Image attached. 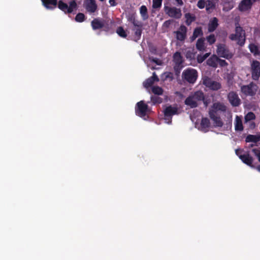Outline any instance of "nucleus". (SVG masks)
I'll list each match as a JSON object with an SVG mask.
<instances>
[{
  "label": "nucleus",
  "mask_w": 260,
  "mask_h": 260,
  "mask_svg": "<svg viewBox=\"0 0 260 260\" xmlns=\"http://www.w3.org/2000/svg\"><path fill=\"white\" fill-rule=\"evenodd\" d=\"M226 110V106L223 103L219 102L214 103L209 109V116L213 122L215 127H221L223 125L221 115L224 114Z\"/></svg>",
  "instance_id": "obj_1"
},
{
  "label": "nucleus",
  "mask_w": 260,
  "mask_h": 260,
  "mask_svg": "<svg viewBox=\"0 0 260 260\" xmlns=\"http://www.w3.org/2000/svg\"><path fill=\"white\" fill-rule=\"evenodd\" d=\"M205 99L204 93L203 91L198 90L190 94L185 100L184 104L194 108L198 107V102L204 101Z\"/></svg>",
  "instance_id": "obj_2"
},
{
  "label": "nucleus",
  "mask_w": 260,
  "mask_h": 260,
  "mask_svg": "<svg viewBox=\"0 0 260 260\" xmlns=\"http://www.w3.org/2000/svg\"><path fill=\"white\" fill-rule=\"evenodd\" d=\"M229 38L233 41H236L237 44L242 46L245 42V31L242 27L236 26L235 28V34H231Z\"/></svg>",
  "instance_id": "obj_3"
},
{
  "label": "nucleus",
  "mask_w": 260,
  "mask_h": 260,
  "mask_svg": "<svg viewBox=\"0 0 260 260\" xmlns=\"http://www.w3.org/2000/svg\"><path fill=\"white\" fill-rule=\"evenodd\" d=\"M182 77L189 83H194L198 78V72L193 69H187L182 73Z\"/></svg>",
  "instance_id": "obj_4"
},
{
  "label": "nucleus",
  "mask_w": 260,
  "mask_h": 260,
  "mask_svg": "<svg viewBox=\"0 0 260 260\" xmlns=\"http://www.w3.org/2000/svg\"><path fill=\"white\" fill-rule=\"evenodd\" d=\"M57 6L60 10L65 13L69 14L72 13L74 10L76 9L77 7V3L75 0L70 2L69 3V6L62 1H59L57 3Z\"/></svg>",
  "instance_id": "obj_5"
},
{
  "label": "nucleus",
  "mask_w": 260,
  "mask_h": 260,
  "mask_svg": "<svg viewBox=\"0 0 260 260\" xmlns=\"http://www.w3.org/2000/svg\"><path fill=\"white\" fill-rule=\"evenodd\" d=\"M148 111V106L143 101H141L136 104L135 107V113L136 115L143 118L146 116Z\"/></svg>",
  "instance_id": "obj_6"
},
{
  "label": "nucleus",
  "mask_w": 260,
  "mask_h": 260,
  "mask_svg": "<svg viewBox=\"0 0 260 260\" xmlns=\"http://www.w3.org/2000/svg\"><path fill=\"white\" fill-rule=\"evenodd\" d=\"M203 83L206 87L212 90H217L221 88V84L208 77L203 78Z\"/></svg>",
  "instance_id": "obj_7"
},
{
  "label": "nucleus",
  "mask_w": 260,
  "mask_h": 260,
  "mask_svg": "<svg viewBox=\"0 0 260 260\" xmlns=\"http://www.w3.org/2000/svg\"><path fill=\"white\" fill-rule=\"evenodd\" d=\"M177 113L178 108L176 107L169 106L164 110V119L168 123L170 124L172 122V116Z\"/></svg>",
  "instance_id": "obj_8"
},
{
  "label": "nucleus",
  "mask_w": 260,
  "mask_h": 260,
  "mask_svg": "<svg viewBox=\"0 0 260 260\" xmlns=\"http://www.w3.org/2000/svg\"><path fill=\"white\" fill-rule=\"evenodd\" d=\"M251 78L253 80L257 81L260 77V62L257 60H253L251 64Z\"/></svg>",
  "instance_id": "obj_9"
},
{
  "label": "nucleus",
  "mask_w": 260,
  "mask_h": 260,
  "mask_svg": "<svg viewBox=\"0 0 260 260\" xmlns=\"http://www.w3.org/2000/svg\"><path fill=\"white\" fill-rule=\"evenodd\" d=\"M166 13L171 17L175 19H180L182 16L181 9L176 7H168L165 8Z\"/></svg>",
  "instance_id": "obj_10"
},
{
  "label": "nucleus",
  "mask_w": 260,
  "mask_h": 260,
  "mask_svg": "<svg viewBox=\"0 0 260 260\" xmlns=\"http://www.w3.org/2000/svg\"><path fill=\"white\" fill-rule=\"evenodd\" d=\"M256 86V85L251 82L248 85L242 86L241 90L246 96H253L255 94L256 91V89L255 88Z\"/></svg>",
  "instance_id": "obj_11"
},
{
  "label": "nucleus",
  "mask_w": 260,
  "mask_h": 260,
  "mask_svg": "<svg viewBox=\"0 0 260 260\" xmlns=\"http://www.w3.org/2000/svg\"><path fill=\"white\" fill-rule=\"evenodd\" d=\"M173 61L175 63L174 66V70L176 72H179L183 68V59L180 53L176 52L173 55Z\"/></svg>",
  "instance_id": "obj_12"
},
{
  "label": "nucleus",
  "mask_w": 260,
  "mask_h": 260,
  "mask_svg": "<svg viewBox=\"0 0 260 260\" xmlns=\"http://www.w3.org/2000/svg\"><path fill=\"white\" fill-rule=\"evenodd\" d=\"M187 28L184 25H181L177 30L174 31L176 38L180 41H184L187 37Z\"/></svg>",
  "instance_id": "obj_13"
},
{
  "label": "nucleus",
  "mask_w": 260,
  "mask_h": 260,
  "mask_svg": "<svg viewBox=\"0 0 260 260\" xmlns=\"http://www.w3.org/2000/svg\"><path fill=\"white\" fill-rule=\"evenodd\" d=\"M229 102L233 107H238L241 104V100L236 92L231 91L228 95Z\"/></svg>",
  "instance_id": "obj_14"
},
{
  "label": "nucleus",
  "mask_w": 260,
  "mask_h": 260,
  "mask_svg": "<svg viewBox=\"0 0 260 260\" xmlns=\"http://www.w3.org/2000/svg\"><path fill=\"white\" fill-rule=\"evenodd\" d=\"M84 7L86 11L90 13H94L98 9L95 0H84Z\"/></svg>",
  "instance_id": "obj_15"
},
{
  "label": "nucleus",
  "mask_w": 260,
  "mask_h": 260,
  "mask_svg": "<svg viewBox=\"0 0 260 260\" xmlns=\"http://www.w3.org/2000/svg\"><path fill=\"white\" fill-rule=\"evenodd\" d=\"M253 3L252 0H242L239 4L238 10L240 12L249 11L252 8Z\"/></svg>",
  "instance_id": "obj_16"
},
{
  "label": "nucleus",
  "mask_w": 260,
  "mask_h": 260,
  "mask_svg": "<svg viewBox=\"0 0 260 260\" xmlns=\"http://www.w3.org/2000/svg\"><path fill=\"white\" fill-rule=\"evenodd\" d=\"M159 81V78L154 72L152 74V76L150 78L147 79L143 83V85L145 88H149L151 87L155 82H158Z\"/></svg>",
  "instance_id": "obj_17"
},
{
  "label": "nucleus",
  "mask_w": 260,
  "mask_h": 260,
  "mask_svg": "<svg viewBox=\"0 0 260 260\" xmlns=\"http://www.w3.org/2000/svg\"><path fill=\"white\" fill-rule=\"evenodd\" d=\"M239 158L242 162L251 168H254L252 165L253 158L248 153L239 155Z\"/></svg>",
  "instance_id": "obj_18"
},
{
  "label": "nucleus",
  "mask_w": 260,
  "mask_h": 260,
  "mask_svg": "<svg viewBox=\"0 0 260 260\" xmlns=\"http://www.w3.org/2000/svg\"><path fill=\"white\" fill-rule=\"evenodd\" d=\"M43 5L47 9H53L56 7L57 0H41Z\"/></svg>",
  "instance_id": "obj_19"
},
{
  "label": "nucleus",
  "mask_w": 260,
  "mask_h": 260,
  "mask_svg": "<svg viewBox=\"0 0 260 260\" xmlns=\"http://www.w3.org/2000/svg\"><path fill=\"white\" fill-rule=\"evenodd\" d=\"M91 25L93 30H97L102 28L104 26L103 20L99 18H94L91 22Z\"/></svg>",
  "instance_id": "obj_20"
},
{
  "label": "nucleus",
  "mask_w": 260,
  "mask_h": 260,
  "mask_svg": "<svg viewBox=\"0 0 260 260\" xmlns=\"http://www.w3.org/2000/svg\"><path fill=\"white\" fill-rule=\"evenodd\" d=\"M210 121L209 119L207 117L202 118L201 123L200 126L201 128L202 131L204 132H207L208 131V128L210 126Z\"/></svg>",
  "instance_id": "obj_21"
},
{
  "label": "nucleus",
  "mask_w": 260,
  "mask_h": 260,
  "mask_svg": "<svg viewBox=\"0 0 260 260\" xmlns=\"http://www.w3.org/2000/svg\"><path fill=\"white\" fill-rule=\"evenodd\" d=\"M217 55L221 57L226 59H230L233 57V53L230 52V50H216Z\"/></svg>",
  "instance_id": "obj_22"
},
{
  "label": "nucleus",
  "mask_w": 260,
  "mask_h": 260,
  "mask_svg": "<svg viewBox=\"0 0 260 260\" xmlns=\"http://www.w3.org/2000/svg\"><path fill=\"white\" fill-rule=\"evenodd\" d=\"M218 19L216 17H213L208 24V29L209 32H213L218 25Z\"/></svg>",
  "instance_id": "obj_23"
},
{
  "label": "nucleus",
  "mask_w": 260,
  "mask_h": 260,
  "mask_svg": "<svg viewBox=\"0 0 260 260\" xmlns=\"http://www.w3.org/2000/svg\"><path fill=\"white\" fill-rule=\"evenodd\" d=\"M103 21L104 23V26L102 28L103 30L111 34L114 33V30L112 28V25L114 24V21L112 20L106 21L104 20H103Z\"/></svg>",
  "instance_id": "obj_24"
},
{
  "label": "nucleus",
  "mask_w": 260,
  "mask_h": 260,
  "mask_svg": "<svg viewBox=\"0 0 260 260\" xmlns=\"http://www.w3.org/2000/svg\"><path fill=\"white\" fill-rule=\"evenodd\" d=\"M207 64L210 67L216 68L218 64V57L213 55L207 60Z\"/></svg>",
  "instance_id": "obj_25"
},
{
  "label": "nucleus",
  "mask_w": 260,
  "mask_h": 260,
  "mask_svg": "<svg viewBox=\"0 0 260 260\" xmlns=\"http://www.w3.org/2000/svg\"><path fill=\"white\" fill-rule=\"evenodd\" d=\"M235 129L236 131H242L243 130L242 119L238 116H236L235 118Z\"/></svg>",
  "instance_id": "obj_26"
},
{
  "label": "nucleus",
  "mask_w": 260,
  "mask_h": 260,
  "mask_svg": "<svg viewBox=\"0 0 260 260\" xmlns=\"http://www.w3.org/2000/svg\"><path fill=\"white\" fill-rule=\"evenodd\" d=\"M185 18V24L187 26H189L193 22L196 20V16L194 14H191L190 13H186L184 15Z\"/></svg>",
  "instance_id": "obj_27"
},
{
  "label": "nucleus",
  "mask_w": 260,
  "mask_h": 260,
  "mask_svg": "<svg viewBox=\"0 0 260 260\" xmlns=\"http://www.w3.org/2000/svg\"><path fill=\"white\" fill-rule=\"evenodd\" d=\"M246 142L257 143L260 141V136L257 135H248L245 139Z\"/></svg>",
  "instance_id": "obj_28"
},
{
  "label": "nucleus",
  "mask_w": 260,
  "mask_h": 260,
  "mask_svg": "<svg viewBox=\"0 0 260 260\" xmlns=\"http://www.w3.org/2000/svg\"><path fill=\"white\" fill-rule=\"evenodd\" d=\"M140 13L144 20L147 19L149 17L147 7L143 5L140 8Z\"/></svg>",
  "instance_id": "obj_29"
},
{
  "label": "nucleus",
  "mask_w": 260,
  "mask_h": 260,
  "mask_svg": "<svg viewBox=\"0 0 260 260\" xmlns=\"http://www.w3.org/2000/svg\"><path fill=\"white\" fill-rule=\"evenodd\" d=\"M203 35V31L201 27H196L193 32V35L191 37V40L196 39L199 36Z\"/></svg>",
  "instance_id": "obj_30"
},
{
  "label": "nucleus",
  "mask_w": 260,
  "mask_h": 260,
  "mask_svg": "<svg viewBox=\"0 0 260 260\" xmlns=\"http://www.w3.org/2000/svg\"><path fill=\"white\" fill-rule=\"evenodd\" d=\"M116 32L119 37L123 38H125L127 36L126 31L122 26L118 27L116 30Z\"/></svg>",
  "instance_id": "obj_31"
},
{
  "label": "nucleus",
  "mask_w": 260,
  "mask_h": 260,
  "mask_svg": "<svg viewBox=\"0 0 260 260\" xmlns=\"http://www.w3.org/2000/svg\"><path fill=\"white\" fill-rule=\"evenodd\" d=\"M152 91L154 94L158 95H161L163 93V90L162 88L158 86H154L152 87Z\"/></svg>",
  "instance_id": "obj_32"
},
{
  "label": "nucleus",
  "mask_w": 260,
  "mask_h": 260,
  "mask_svg": "<svg viewBox=\"0 0 260 260\" xmlns=\"http://www.w3.org/2000/svg\"><path fill=\"white\" fill-rule=\"evenodd\" d=\"M133 30L135 31V36L136 40H139L141 38L142 32V27H139L133 29Z\"/></svg>",
  "instance_id": "obj_33"
},
{
  "label": "nucleus",
  "mask_w": 260,
  "mask_h": 260,
  "mask_svg": "<svg viewBox=\"0 0 260 260\" xmlns=\"http://www.w3.org/2000/svg\"><path fill=\"white\" fill-rule=\"evenodd\" d=\"M85 16L83 13H79L75 17V20L78 22H82L85 20Z\"/></svg>",
  "instance_id": "obj_34"
},
{
  "label": "nucleus",
  "mask_w": 260,
  "mask_h": 260,
  "mask_svg": "<svg viewBox=\"0 0 260 260\" xmlns=\"http://www.w3.org/2000/svg\"><path fill=\"white\" fill-rule=\"evenodd\" d=\"M255 118V114L252 112H248L245 116V120L246 122L253 120Z\"/></svg>",
  "instance_id": "obj_35"
},
{
  "label": "nucleus",
  "mask_w": 260,
  "mask_h": 260,
  "mask_svg": "<svg viewBox=\"0 0 260 260\" xmlns=\"http://www.w3.org/2000/svg\"><path fill=\"white\" fill-rule=\"evenodd\" d=\"M204 38L199 39L196 43L197 49H204Z\"/></svg>",
  "instance_id": "obj_36"
},
{
  "label": "nucleus",
  "mask_w": 260,
  "mask_h": 260,
  "mask_svg": "<svg viewBox=\"0 0 260 260\" xmlns=\"http://www.w3.org/2000/svg\"><path fill=\"white\" fill-rule=\"evenodd\" d=\"M150 99L153 105L156 104H160L162 102V99L157 96L152 95Z\"/></svg>",
  "instance_id": "obj_37"
},
{
  "label": "nucleus",
  "mask_w": 260,
  "mask_h": 260,
  "mask_svg": "<svg viewBox=\"0 0 260 260\" xmlns=\"http://www.w3.org/2000/svg\"><path fill=\"white\" fill-rule=\"evenodd\" d=\"M162 0H153L152 7L158 9L161 7Z\"/></svg>",
  "instance_id": "obj_38"
},
{
  "label": "nucleus",
  "mask_w": 260,
  "mask_h": 260,
  "mask_svg": "<svg viewBox=\"0 0 260 260\" xmlns=\"http://www.w3.org/2000/svg\"><path fill=\"white\" fill-rule=\"evenodd\" d=\"M131 21L135 26L137 27V28L142 27V23L141 22L136 20L135 18H131Z\"/></svg>",
  "instance_id": "obj_39"
},
{
  "label": "nucleus",
  "mask_w": 260,
  "mask_h": 260,
  "mask_svg": "<svg viewBox=\"0 0 260 260\" xmlns=\"http://www.w3.org/2000/svg\"><path fill=\"white\" fill-rule=\"evenodd\" d=\"M207 40L210 44L215 43L216 39L214 35H210L207 38Z\"/></svg>",
  "instance_id": "obj_40"
},
{
  "label": "nucleus",
  "mask_w": 260,
  "mask_h": 260,
  "mask_svg": "<svg viewBox=\"0 0 260 260\" xmlns=\"http://www.w3.org/2000/svg\"><path fill=\"white\" fill-rule=\"evenodd\" d=\"M151 61L155 63L157 65H161L162 64V61L158 58L151 57L149 58Z\"/></svg>",
  "instance_id": "obj_41"
},
{
  "label": "nucleus",
  "mask_w": 260,
  "mask_h": 260,
  "mask_svg": "<svg viewBox=\"0 0 260 260\" xmlns=\"http://www.w3.org/2000/svg\"><path fill=\"white\" fill-rule=\"evenodd\" d=\"M197 6L200 9H203L205 6V2L204 0H199L197 3Z\"/></svg>",
  "instance_id": "obj_42"
},
{
  "label": "nucleus",
  "mask_w": 260,
  "mask_h": 260,
  "mask_svg": "<svg viewBox=\"0 0 260 260\" xmlns=\"http://www.w3.org/2000/svg\"><path fill=\"white\" fill-rule=\"evenodd\" d=\"M187 58H189L190 59H194L195 58V53H192L190 52V50H189L187 53L186 55Z\"/></svg>",
  "instance_id": "obj_43"
},
{
  "label": "nucleus",
  "mask_w": 260,
  "mask_h": 260,
  "mask_svg": "<svg viewBox=\"0 0 260 260\" xmlns=\"http://www.w3.org/2000/svg\"><path fill=\"white\" fill-rule=\"evenodd\" d=\"M218 64H219L220 67H225L228 65L227 62L225 60L221 59L218 57Z\"/></svg>",
  "instance_id": "obj_44"
},
{
  "label": "nucleus",
  "mask_w": 260,
  "mask_h": 260,
  "mask_svg": "<svg viewBox=\"0 0 260 260\" xmlns=\"http://www.w3.org/2000/svg\"><path fill=\"white\" fill-rule=\"evenodd\" d=\"M165 79H169L170 80L173 79V74L171 72H167L164 74Z\"/></svg>",
  "instance_id": "obj_45"
},
{
  "label": "nucleus",
  "mask_w": 260,
  "mask_h": 260,
  "mask_svg": "<svg viewBox=\"0 0 260 260\" xmlns=\"http://www.w3.org/2000/svg\"><path fill=\"white\" fill-rule=\"evenodd\" d=\"M197 60L199 63H201L205 60V57L201 55H198L197 56Z\"/></svg>",
  "instance_id": "obj_46"
},
{
  "label": "nucleus",
  "mask_w": 260,
  "mask_h": 260,
  "mask_svg": "<svg viewBox=\"0 0 260 260\" xmlns=\"http://www.w3.org/2000/svg\"><path fill=\"white\" fill-rule=\"evenodd\" d=\"M252 152L258 157V155L260 154V151L256 148L252 150Z\"/></svg>",
  "instance_id": "obj_47"
},
{
  "label": "nucleus",
  "mask_w": 260,
  "mask_h": 260,
  "mask_svg": "<svg viewBox=\"0 0 260 260\" xmlns=\"http://www.w3.org/2000/svg\"><path fill=\"white\" fill-rule=\"evenodd\" d=\"M214 6V5L210 2H209L208 4L206 6V10H208L210 8Z\"/></svg>",
  "instance_id": "obj_48"
},
{
  "label": "nucleus",
  "mask_w": 260,
  "mask_h": 260,
  "mask_svg": "<svg viewBox=\"0 0 260 260\" xmlns=\"http://www.w3.org/2000/svg\"><path fill=\"white\" fill-rule=\"evenodd\" d=\"M172 22V20H167V21H166L165 22H164V25H165L167 27H169V25L171 24V22Z\"/></svg>",
  "instance_id": "obj_49"
},
{
  "label": "nucleus",
  "mask_w": 260,
  "mask_h": 260,
  "mask_svg": "<svg viewBox=\"0 0 260 260\" xmlns=\"http://www.w3.org/2000/svg\"><path fill=\"white\" fill-rule=\"evenodd\" d=\"M109 2L111 6H115L117 5L115 0H109Z\"/></svg>",
  "instance_id": "obj_50"
},
{
  "label": "nucleus",
  "mask_w": 260,
  "mask_h": 260,
  "mask_svg": "<svg viewBox=\"0 0 260 260\" xmlns=\"http://www.w3.org/2000/svg\"><path fill=\"white\" fill-rule=\"evenodd\" d=\"M251 53L254 54H259L260 53V50H250Z\"/></svg>",
  "instance_id": "obj_51"
},
{
  "label": "nucleus",
  "mask_w": 260,
  "mask_h": 260,
  "mask_svg": "<svg viewBox=\"0 0 260 260\" xmlns=\"http://www.w3.org/2000/svg\"><path fill=\"white\" fill-rule=\"evenodd\" d=\"M175 1L177 2V5L178 6H182L183 5V2L182 0H175Z\"/></svg>",
  "instance_id": "obj_52"
},
{
  "label": "nucleus",
  "mask_w": 260,
  "mask_h": 260,
  "mask_svg": "<svg viewBox=\"0 0 260 260\" xmlns=\"http://www.w3.org/2000/svg\"><path fill=\"white\" fill-rule=\"evenodd\" d=\"M242 152V150L241 149H236L235 150V153L237 155H238L239 157V155H241V154H240V153H241Z\"/></svg>",
  "instance_id": "obj_53"
},
{
  "label": "nucleus",
  "mask_w": 260,
  "mask_h": 260,
  "mask_svg": "<svg viewBox=\"0 0 260 260\" xmlns=\"http://www.w3.org/2000/svg\"><path fill=\"white\" fill-rule=\"evenodd\" d=\"M209 53H206L204 55H203L204 57H205V60L209 56Z\"/></svg>",
  "instance_id": "obj_54"
},
{
  "label": "nucleus",
  "mask_w": 260,
  "mask_h": 260,
  "mask_svg": "<svg viewBox=\"0 0 260 260\" xmlns=\"http://www.w3.org/2000/svg\"><path fill=\"white\" fill-rule=\"evenodd\" d=\"M249 49H258L257 47L256 46H255L253 47H252V45H251V44L249 45Z\"/></svg>",
  "instance_id": "obj_55"
},
{
  "label": "nucleus",
  "mask_w": 260,
  "mask_h": 260,
  "mask_svg": "<svg viewBox=\"0 0 260 260\" xmlns=\"http://www.w3.org/2000/svg\"><path fill=\"white\" fill-rule=\"evenodd\" d=\"M203 101V102H204V104L205 105V106L206 107H207V105H208V103H207V102L206 101H205V100H204V101Z\"/></svg>",
  "instance_id": "obj_56"
},
{
  "label": "nucleus",
  "mask_w": 260,
  "mask_h": 260,
  "mask_svg": "<svg viewBox=\"0 0 260 260\" xmlns=\"http://www.w3.org/2000/svg\"><path fill=\"white\" fill-rule=\"evenodd\" d=\"M256 168L258 171L260 172V165L256 167Z\"/></svg>",
  "instance_id": "obj_57"
},
{
  "label": "nucleus",
  "mask_w": 260,
  "mask_h": 260,
  "mask_svg": "<svg viewBox=\"0 0 260 260\" xmlns=\"http://www.w3.org/2000/svg\"><path fill=\"white\" fill-rule=\"evenodd\" d=\"M217 49H223V48H222V47H221V45H218V46H217Z\"/></svg>",
  "instance_id": "obj_58"
},
{
  "label": "nucleus",
  "mask_w": 260,
  "mask_h": 260,
  "mask_svg": "<svg viewBox=\"0 0 260 260\" xmlns=\"http://www.w3.org/2000/svg\"><path fill=\"white\" fill-rule=\"evenodd\" d=\"M252 2H253H253H259V1H260V0H252Z\"/></svg>",
  "instance_id": "obj_59"
},
{
  "label": "nucleus",
  "mask_w": 260,
  "mask_h": 260,
  "mask_svg": "<svg viewBox=\"0 0 260 260\" xmlns=\"http://www.w3.org/2000/svg\"><path fill=\"white\" fill-rule=\"evenodd\" d=\"M258 161L260 162V154L258 156Z\"/></svg>",
  "instance_id": "obj_60"
},
{
  "label": "nucleus",
  "mask_w": 260,
  "mask_h": 260,
  "mask_svg": "<svg viewBox=\"0 0 260 260\" xmlns=\"http://www.w3.org/2000/svg\"><path fill=\"white\" fill-rule=\"evenodd\" d=\"M254 146V144H251V145H250V147H253Z\"/></svg>",
  "instance_id": "obj_61"
},
{
  "label": "nucleus",
  "mask_w": 260,
  "mask_h": 260,
  "mask_svg": "<svg viewBox=\"0 0 260 260\" xmlns=\"http://www.w3.org/2000/svg\"><path fill=\"white\" fill-rule=\"evenodd\" d=\"M156 51V50H155V49L152 50L151 52H152V53H153V52H154V51Z\"/></svg>",
  "instance_id": "obj_62"
},
{
  "label": "nucleus",
  "mask_w": 260,
  "mask_h": 260,
  "mask_svg": "<svg viewBox=\"0 0 260 260\" xmlns=\"http://www.w3.org/2000/svg\"><path fill=\"white\" fill-rule=\"evenodd\" d=\"M100 1H101V2H103V1H104L105 0H100Z\"/></svg>",
  "instance_id": "obj_63"
}]
</instances>
